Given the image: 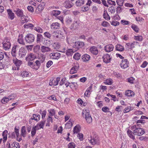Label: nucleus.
<instances>
[{"label":"nucleus","mask_w":148,"mask_h":148,"mask_svg":"<svg viewBox=\"0 0 148 148\" xmlns=\"http://www.w3.org/2000/svg\"><path fill=\"white\" fill-rule=\"evenodd\" d=\"M140 124L134 125L132 127V130H128L127 131V133L129 136L132 139L134 140L135 137L133 134L138 136H141L144 134L145 132L144 130L142 128H140L139 126Z\"/></svg>","instance_id":"f257e3e1"},{"label":"nucleus","mask_w":148,"mask_h":148,"mask_svg":"<svg viewBox=\"0 0 148 148\" xmlns=\"http://www.w3.org/2000/svg\"><path fill=\"white\" fill-rule=\"evenodd\" d=\"M13 61L16 66H13L12 68V69L15 70H19V67L22 63V61L17 59L16 58L13 59Z\"/></svg>","instance_id":"f03ea898"},{"label":"nucleus","mask_w":148,"mask_h":148,"mask_svg":"<svg viewBox=\"0 0 148 148\" xmlns=\"http://www.w3.org/2000/svg\"><path fill=\"white\" fill-rule=\"evenodd\" d=\"M25 39L26 42L30 44L34 42L35 39V37L32 34H29L25 36Z\"/></svg>","instance_id":"7ed1b4c3"},{"label":"nucleus","mask_w":148,"mask_h":148,"mask_svg":"<svg viewBox=\"0 0 148 148\" xmlns=\"http://www.w3.org/2000/svg\"><path fill=\"white\" fill-rule=\"evenodd\" d=\"M73 66L71 69L70 72V73L71 74L76 73L79 68V64L77 63H74L73 65Z\"/></svg>","instance_id":"20e7f679"},{"label":"nucleus","mask_w":148,"mask_h":148,"mask_svg":"<svg viewBox=\"0 0 148 148\" xmlns=\"http://www.w3.org/2000/svg\"><path fill=\"white\" fill-rule=\"evenodd\" d=\"M60 78L59 77H58L56 78L55 79H53V78H51L50 80L49 84L50 86H56L57 85L59 82L60 80Z\"/></svg>","instance_id":"39448f33"},{"label":"nucleus","mask_w":148,"mask_h":148,"mask_svg":"<svg viewBox=\"0 0 148 148\" xmlns=\"http://www.w3.org/2000/svg\"><path fill=\"white\" fill-rule=\"evenodd\" d=\"M84 45V42L78 41L75 42L74 47L73 48H75L77 49V50H75V51H76L80 48L83 47Z\"/></svg>","instance_id":"423d86ee"},{"label":"nucleus","mask_w":148,"mask_h":148,"mask_svg":"<svg viewBox=\"0 0 148 148\" xmlns=\"http://www.w3.org/2000/svg\"><path fill=\"white\" fill-rule=\"evenodd\" d=\"M15 94H12L9 96V98L4 97L1 100V102L3 103H7L9 100L14 99L16 97Z\"/></svg>","instance_id":"0eeeda50"},{"label":"nucleus","mask_w":148,"mask_h":148,"mask_svg":"<svg viewBox=\"0 0 148 148\" xmlns=\"http://www.w3.org/2000/svg\"><path fill=\"white\" fill-rule=\"evenodd\" d=\"M36 58V56L35 55L32 53H28L27 56L25 58V60L28 61L33 60Z\"/></svg>","instance_id":"6e6552de"},{"label":"nucleus","mask_w":148,"mask_h":148,"mask_svg":"<svg viewBox=\"0 0 148 148\" xmlns=\"http://www.w3.org/2000/svg\"><path fill=\"white\" fill-rule=\"evenodd\" d=\"M5 40H4L3 42V46L5 50H7L10 48L11 44L9 41L7 40L6 42H5Z\"/></svg>","instance_id":"1a4fd4ad"},{"label":"nucleus","mask_w":148,"mask_h":148,"mask_svg":"<svg viewBox=\"0 0 148 148\" xmlns=\"http://www.w3.org/2000/svg\"><path fill=\"white\" fill-rule=\"evenodd\" d=\"M50 58L51 59H58L60 57V54L59 52L53 53L49 55Z\"/></svg>","instance_id":"9d476101"},{"label":"nucleus","mask_w":148,"mask_h":148,"mask_svg":"<svg viewBox=\"0 0 148 148\" xmlns=\"http://www.w3.org/2000/svg\"><path fill=\"white\" fill-rule=\"evenodd\" d=\"M102 58L103 62L106 63H109L110 62L111 58L108 53L104 55Z\"/></svg>","instance_id":"9b49d317"},{"label":"nucleus","mask_w":148,"mask_h":148,"mask_svg":"<svg viewBox=\"0 0 148 148\" xmlns=\"http://www.w3.org/2000/svg\"><path fill=\"white\" fill-rule=\"evenodd\" d=\"M129 62L127 60L125 59L122 60V62L120 64V66L121 67L124 69L128 67Z\"/></svg>","instance_id":"f8f14e48"},{"label":"nucleus","mask_w":148,"mask_h":148,"mask_svg":"<svg viewBox=\"0 0 148 148\" xmlns=\"http://www.w3.org/2000/svg\"><path fill=\"white\" fill-rule=\"evenodd\" d=\"M27 53V51L26 49L22 47L19 49V55L21 57H23L25 56Z\"/></svg>","instance_id":"ddd939ff"},{"label":"nucleus","mask_w":148,"mask_h":148,"mask_svg":"<svg viewBox=\"0 0 148 148\" xmlns=\"http://www.w3.org/2000/svg\"><path fill=\"white\" fill-rule=\"evenodd\" d=\"M14 12L18 16L21 17H23L24 15L22 10L18 8L16 9V10H14Z\"/></svg>","instance_id":"4468645a"},{"label":"nucleus","mask_w":148,"mask_h":148,"mask_svg":"<svg viewBox=\"0 0 148 148\" xmlns=\"http://www.w3.org/2000/svg\"><path fill=\"white\" fill-rule=\"evenodd\" d=\"M113 45L112 44H109L105 46L104 50L107 52H109L113 50Z\"/></svg>","instance_id":"2eb2a0df"},{"label":"nucleus","mask_w":148,"mask_h":148,"mask_svg":"<svg viewBox=\"0 0 148 148\" xmlns=\"http://www.w3.org/2000/svg\"><path fill=\"white\" fill-rule=\"evenodd\" d=\"M90 51L93 55H97L98 53L97 48L94 46L90 47Z\"/></svg>","instance_id":"dca6fc26"},{"label":"nucleus","mask_w":148,"mask_h":148,"mask_svg":"<svg viewBox=\"0 0 148 148\" xmlns=\"http://www.w3.org/2000/svg\"><path fill=\"white\" fill-rule=\"evenodd\" d=\"M60 27V24L58 22L53 23L51 25V28L52 29H58Z\"/></svg>","instance_id":"f3484780"},{"label":"nucleus","mask_w":148,"mask_h":148,"mask_svg":"<svg viewBox=\"0 0 148 148\" xmlns=\"http://www.w3.org/2000/svg\"><path fill=\"white\" fill-rule=\"evenodd\" d=\"M137 42H135L131 43H127L125 45V47H129V49H132L133 48L135 47V45L136 44H137Z\"/></svg>","instance_id":"a211bd4d"},{"label":"nucleus","mask_w":148,"mask_h":148,"mask_svg":"<svg viewBox=\"0 0 148 148\" xmlns=\"http://www.w3.org/2000/svg\"><path fill=\"white\" fill-rule=\"evenodd\" d=\"M40 50L41 52L43 53L51 51L50 48L44 46H41Z\"/></svg>","instance_id":"6ab92c4d"},{"label":"nucleus","mask_w":148,"mask_h":148,"mask_svg":"<svg viewBox=\"0 0 148 148\" xmlns=\"http://www.w3.org/2000/svg\"><path fill=\"white\" fill-rule=\"evenodd\" d=\"M20 76L24 78L29 77H30V75L27 71H23L21 73Z\"/></svg>","instance_id":"aec40b11"},{"label":"nucleus","mask_w":148,"mask_h":148,"mask_svg":"<svg viewBox=\"0 0 148 148\" xmlns=\"http://www.w3.org/2000/svg\"><path fill=\"white\" fill-rule=\"evenodd\" d=\"M7 11L8 15V17L11 20L13 19L14 17V13H13L10 9L8 10Z\"/></svg>","instance_id":"412c9836"},{"label":"nucleus","mask_w":148,"mask_h":148,"mask_svg":"<svg viewBox=\"0 0 148 148\" xmlns=\"http://www.w3.org/2000/svg\"><path fill=\"white\" fill-rule=\"evenodd\" d=\"M90 56L87 54H84L82 57V60L84 62H87L89 61L90 60Z\"/></svg>","instance_id":"4be33fe9"},{"label":"nucleus","mask_w":148,"mask_h":148,"mask_svg":"<svg viewBox=\"0 0 148 148\" xmlns=\"http://www.w3.org/2000/svg\"><path fill=\"white\" fill-rule=\"evenodd\" d=\"M88 140L90 142L92 145L97 144L98 143V140L95 139L94 138H92L91 137L88 138Z\"/></svg>","instance_id":"5701e85b"},{"label":"nucleus","mask_w":148,"mask_h":148,"mask_svg":"<svg viewBox=\"0 0 148 148\" xmlns=\"http://www.w3.org/2000/svg\"><path fill=\"white\" fill-rule=\"evenodd\" d=\"M64 5V6L67 8H69L73 6V3L68 1H65Z\"/></svg>","instance_id":"b1692460"},{"label":"nucleus","mask_w":148,"mask_h":148,"mask_svg":"<svg viewBox=\"0 0 148 148\" xmlns=\"http://www.w3.org/2000/svg\"><path fill=\"white\" fill-rule=\"evenodd\" d=\"M39 129V128H37V126H35L34 127H33L32 128V129L31 131V136L33 137L36 134L37 130Z\"/></svg>","instance_id":"393cba45"},{"label":"nucleus","mask_w":148,"mask_h":148,"mask_svg":"<svg viewBox=\"0 0 148 148\" xmlns=\"http://www.w3.org/2000/svg\"><path fill=\"white\" fill-rule=\"evenodd\" d=\"M23 35L21 34L19 35L18 39V42L20 44L24 45L25 43L23 39Z\"/></svg>","instance_id":"a878e982"},{"label":"nucleus","mask_w":148,"mask_h":148,"mask_svg":"<svg viewBox=\"0 0 148 148\" xmlns=\"http://www.w3.org/2000/svg\"><path fill=\"white\" fill-rule=\"evenodd\" d=\"M17 46L16 45H14L11 51V54L13 57H15L16 56V49Z\"/></svg>","instance_id":"bb28decb"},{"label":"nucleus","mask_w":148,"mask_h":148,"mask_svg":"<svg viewBox=\"0 0 148 148\" xmlns=\"http://www.w3.org/2000/svg\"><path fill=\"white\" fill-rule=\"evenodd\" d=\"M84 3V0H77L75 3L77 6L80 7L83 5Z\"/></svg>","instance_id":"cd10ccee"},{"label":"nucleus","mask_w":148,"mask_h":148,"mask_svg":"<svg viewBox=\"0 0 148 148\" xmlns=\"http://www.w3.org/2000/svg\"><path fill=\"white\" fill-rule=\"evenodd\" d=\"M44 9V6L42 4H40L36 9L37 13H39L41 12Z\"/></svg>","instance_id":"c85d7f7f"},{"label":"nucleus","mask_w":148,"mask_h":148,"mask_svg":"<svg viewBox=\"0 0 148 148\" xmlns=\"http://www.w3.org/2000/svg\"><path fill=\"white\" fill-rule=\"evenodd\" d=\"M116 50L120 51H124V49L123 46L118 44L116 46Z\"/></svg>","instance_id":"c756f323"},{"label":"nucleus","mask_w":148,"mask_h":148,"mask_svg":"<svg viewBox=\"0 0 148 148\" xmlns=\"http://www.w3.org/2000/svg\"><path fill=\"white\" fill-rule=\"evenodd\" d=\"M75 51L73 49H68L66 50V54L68 56H71Z\"/></svg>","instance_id":"7c9ffc66"},{"label":"nucleus","mask_w":148,"mask_h":148,"mask_svg":"<svg viewBox=\"0 0 148 148\" xmlns=\"http://www.w3.org/2000/svg\"><path fill=\"white\" fill-rule=\"evenodd\" d=\"M40 116L39 115L37 114H34L31 117V119L34 120L36 121H38L40 119Z\"/></svg>","instance_id":"2f4dec72"},{"label":"nucleus","mask_w":148,"mask_h":148,"mask_svg":"<svg viewBox=\"0 0 148 148\" xmlns=\"http://www.w3.org/2000/svg\"><path fill=\"white\" fill-rule=\"evenodd\" d=\"M8 131L7 130H5L3 132L2 136H3V143H4L6 140L7 138Z\"/></svg>","instance_id":"473e14b6"},{"label":"nucleus","mask_w":148,"mask_h":148,"mask_svg":"<svg viewBox=\"0 0 148 148\" xmlns=\"http://www.w3.org/2000/svg\"><path fill=\"white\" fill-rule=\"evenodd\" d=\"M45 122V121H41L38 124H37L36 126H37V128H39V129L40 128L43 129Z\"/></svg>","instance_id":"72a5a7b5"},{"label":"nucleus","mask_w":148,"mask_h":148,"mask_svg":"<svg viewBox=\"0 0 148 148\" xmlns=\"http://www.w3.org/2000/svg\"><path fill=\"white\" fill-rule=\"evenodd\" d=\"M69 86L71 88H74L76 89L78 87V85L77 83L71 82L70 83Z\"/></svg>","instance_id":"f704fd0d"},{"label":"nucleus","mask_w":148,"mask_h":148,"mask_svg":"<svg viewBox=\"0 0 148 148\" xmlns=\"http://www.w3.org/2000/svg\"><path fill=\"white\" fill-rule=\"evenodd\" d=\"M125 94L128 97L132 96H134V92L130 90H127L125 92Z\"/></svg>","instance_id":"c9c22d12"},{"label":"nucleus","mask_w":148,"mask_h":148,"mask_svg":"<svg viewBox=\"0 0 148 148\" xmlns=\"http://www.w3.org/2000/svg\"><path fill=\"white\" fill-rule=\"evenodd\" d=\"M82 115L83 117H85L90 115L89 110L88 109L84 110L82 112Z\"/></svg>","instance_id":"e433bc0d"},{"label":"nucleus","mask_w":148,"mask_h":148,"mask_svg":"<svg viewBox=\"0 0 148 148\" xmlns=\"http://www.w3.org/2000/svg\"><path fill=\"white\" fill-rule=\"evenodd\" d=\"M73 124V122L70 120L65 124V127L67 129L70 128L72 127Z\"/></svg>","instance_id":"4c0bfd02"},{"label":"nucleus","mask_w":148,"mask_h":148,"mask_svg":"<svg viewBox=\"0 0 148 148\" xmlns=\"http://www.w3.org/2000/svg\"><path fill=\"white\" fill-rule=\"evenodd\" d=\"M53 122V119L51 117L48 116L47 119L46 126H49L50 124Z\"/></svg>","instance_id":"58836bf2"},{"label":"nucleus","mask_w":148,"mask_h":148,"mask_svg":"<svg viewBox=\"0 0 148 148\" xmlns=\"http://www.w3.org/2000/svg\"><path fill=\"white\" fill-rule=\"evenodd\" d=\"M21 135L23 137H25L26 135L25 127V126L22 127L21 129Z\"/></svg>","instance_id":"ea45409f"},{"label":"nucleus","mask_w":148,"mask_h":148,"mask_svg":"<svg viewBox=\"0 0 148 148\" xmlns=\"http://www.w3.org/2000/svg\"><path fill=\"white\" fill-rule=\"evenodd\" d=\"M60 12L58 10H54L51 12V14L52 15L56 16L60 13Z\"/></svg>","instance_id":"a19ab883"},{"label":"nucleus","mask_w":148,"mask_h":148,"mask_svg":"<svg viewBox=\"0 0 148 148\" xmlns=\"http://www.w3.org/2000/svg\"><path fill=\"white\" fill-rule=\"evenodd\" d=\"M115 8L112 5L110 6L108 9V11L111 14H114L115 12Z\"/></svg>","instance_id":"79ce46f5"},{"label":"nucleus","mask_w":148,"mask_h":148,"mask_svg":"<svg viewBox=\"0 0 148 148\" xmlns=\"http://www.w3.org/2000/svg\"><path fill=\"white\" fill-rule=\"evenodd\" d=\"M11 146V148H19L20 147L19 144L16 142L13 143Z\"/></svg>","instance_id":"37998d69"},{"label":"nucleus","mask_w":148,"mask_h":148,"mask_svg":"<svg viewBox=\"0 0 148 148\" xmlns=\"http://www.w3.org/2000/svg\"><path fill=\"white\" fill-rule=\"evenodd\" d=\"M40 49V46L36 45L34 46L33 49L34 52L36 53H38Z\"/></svg>","instance_id":"c03bdc74"},{"label":"nucleus","mask_w":148,"mask_h":148,"mask_svg":"<svg viewBox=\"0 0 148 148\" xmlns=\"http://www.w3.org/2000/svg\"><path fill=\"white\" fill-rule=\"evenodd\" d=\"M80 131V128L79 127V126L78 125H76L74 127L73 129V132L74 134H75V133H77L78 132H79Z\"/></svg>","instance_id":"a18cd8bd"},{"label":"nucleus","mask_w":148,"mask_h":148,"mask_svg":"<svg viewBox=\"0 0 148 148\" xmlns=\"http://www.w3.org/2000/svg\"><path fill=\"white\" fill-rule=\"evenodd\" d=\"M85 118L86 119V122L88 123H90L92 122V119L90 115L86 117Z\"/></svg>","instance_id":"49530a36"},{"label":"nucleus","mask_w":148,"mask_h":148,"mask_svg":"<svg viewBox=\"0 0 148 148\" xmlns=\"http://www.w3.org/2000/svg\"><path fill=\"white\" fill-rule=\"evenodd\" d=\"M42 38V35L40 34H38L37 36L36 41L38 43L41 41Z\"/></svg>","instance_id":"de8ad7c7"},{"label":"nucleus","mask_w":148,"mask_h":148,"mask_svg":"<svg viewBox=\"0 0 148 148\" xmlns=\"http://www.w3.org/2000/svg\"><path fill=\"white\" fill-rule=\"evenodd\" d=\"M124 0H116V2L117 5L120 6H122L123 4Z\"/></svg>","instance_id":"09e8293b"},{"label":"nucleus","mask_w":148,"mask_h":148,"mask_svg":"<svg viewBox=\"0 0 148 148\" xmlns=\"http://www.w3.org/2000/svg\"><path fill=\"white\" fill-rule=\"evenodd\" d=\"M73 58L76 60H79L80 57V55L78 53H75L73 56Z\"/></svg>","instance_id":"8fccbe9b"},{"label":"nucleus","mask_w":148,"mask_h":148,"mask_svg":"<svg viewBox=\"0 0 148 148\" xmlns=\"http://www.w3.org/2000/svg\"><path fill=\"white\" fill-rule=\"evenodd\" d=\"M112 80L111 79H107L104 83L107 85H111L112 83Z\"/></svg>","instance_id":"3c124183"},{"label":"nucleus","mask_w":148,"mask_h":148,"mask_svg":"<svg viewBox=\"0 0 148 148\" xmlns=\"http://www.w3.org/2000/svg\"><path fill=\"white\" fill-rule=\"evenodd\" d=\"M28 65L33 69H36V66L33 62H28Z\"/></svg>","instance_id":"603ef678"},{"label":"nucleus","mask_w":148,"mask_h":148,"mask_svg":"<svg viewBox=\"0 0 148 148\" xmlns=\"http://www.w3.org/2000/svg\"><path fill=\"white\" fill-rule=\"evenodd\" d=\"M131 28L136 32H138L139 30L138 28L135 25L132 24L131 26Z\"/></svg>","instance_id":"864d4df0"},{"label":"nucleus","mask_w":148,"mask_h":148,"mask_svg":"<svg viewBox=\"0 0 148 148\" xmlns=\"http://www.w3.org/2000/svg\"><path fill=\"white\" fill-rule=\"evenodd\" d=\"M75 144L73 142L70 143L68 145V148H75Z\"/></svg>","instance_id":"5fc2aeb1"},{"label":"nucleus","mask_w":148,"mask_h":148,"mask_svg":"<svg viewBox=\"0 0 148 148\" xmlns=\"http://www.w3.org/2000/svg\"><path fill=\"white\" fill-rule=\"evenodd\" d=\"M39 58L40 59H41V61H42L41 62H43L45 60V56L42 53H40V54L39 55Z\"/></svg>","instance_id":"6e6d98bb"},{"label":"nucleus","mask_w":148,"mask_h":148,"mask_svg":"<svg viewBox=\"0 0 148 148\" xmlns=\"http://www.w3.org/2000/svg\"><path fill=\"white\" fill-rule=\"evenodd\" d=\"M103 16L104 18L106 20H110V17L107 13H104Z\"/></svg>","instance_id":"4d7b16f0"},{"label":"nucleus","mask_w":148,"mask_h":148,"mask_svg":"<svg viewBox=\"0 0 148 148\" xmlns=\"http://www.w3.org/2000/svg\"><path fill=\"white\" fill-rule=\"evenodd\" d=\"M120 7L121 6H119L117 7L116 8V12L118 14L120 13L121 12H122V10L123 9V8H121Z\"/></svg>","instance_id":"13d9d810"},{"label":"nucleus","mask_w":148,"mask_h":148,"mask_svg":"<svg viewBox=\"0 0 148 148\" xmlns=\"http://www.w3.org/2000/svg\"><path fill=\"white\" fill-rule=\"evenodd\" d=\"M36 66H35L36 69H38L40 65V63L39 61L37 60L35 62Z\"/></svg>","instance_id":"bf43d9fd"},{"label":"nucleus","mask_w":148,"mask_h":148,"mask_svg":"<svg viewBox=\"0 0 148 148\" xmlns=\"http://www.w3.org/2000/svg\"><path fill=\"white\" fill-rule=\"evenodd\" d=\"M127 81L129 82L131 84H133L134 82V81L135 79L134 78L131 77L129 78H127Z\"/></svg>","instance_id":"052dcab7"},{"label":"nucleus","mask_w":148,"mask_h":148,"mask_svg":"<svg viewBox=\"0 0 148 148\" xmlns=\"http://www.w3.org/2000/svg\"><path fill=\"white\" fill-rule=\"evenodd\" d=\"M33 27V25L32 24L29 23L28 24H25L24 25V27L25 28H29L30 29H32Z\"/></svg>","instance_id":"680f3d73"},{"label":"nucleus","mask_w":148,"mask_h":148,"mask_svg":"<svg viewBox=\"0 0 148 148\" xmlns=\"http://www.w3.org/2000/svg\"><path fill=\"white\" fill-rule=\"evenodd\" d=\"M131 110V107L129 106L125 108L123 110V112L124 113H126L130 112Z\"/></svg>","instance_id":"e2e57ef3"},{"label":"nucleus","mask_w":148,"mask_h":148,"mask_svg":"<svg viewBox=\"0 0 148 148\" xmlns=\"http://www.w3.org/2000/svg\"><path fill=\"white\" fill-rule=\"evenodd\" d=\"M44 35L45 37L47 38H50L51 37V36L50 33L48 32H46L44 33Z\"/></svg>","instance_id":"0e129e2a"},{"label":"nucleus","mask_w":148,"mask_h":148,"mask_svg":"<svg viewBox=\"0 0 148 148\" xmlns=\"http://www.w3.org/2000/svg\"><path fill=\"white\" fill-rule=\"evenodd\" d=\"M55 114V111L53 109H51L50 110V112H49V116L51 117L53 115H54Z\"/></svg>","instance_id":"69168bd1"},{"label":"nucleus","mask_w":148,"mask_h":148,"mask_svg":"<svg viewBox=\"0 0 148 148\" xmlns=\"http://www.w3.org/2000/svg\"><path fill=\"white\" fill-rule=\"evenodd\" d=\"M102 110L104 112H109L110 109L107 107H104L102 108Z\"/></svg>","instance_id":"338daca9"},{"label":"nucleus","mask_w":148,"mask_h":148,"mask_svg":"<svg viewBox=\"0 0 148 148\" xmlns=\"http://www.w3.org/2000/svg\"><path fill=\"white\" fill-rule=\"evenodd\" d=\"M109 23L107 21H104L101 23V25L103 27H107L109 25Z\"/></svg>","instance_id":"774afa93"}]
</instances>
